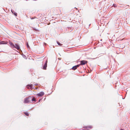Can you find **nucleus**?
I'll list each match as a JSON object with an SVG mask.
<instances>
[{"label":"nucleus","instance_id":"nucleus-1","mask_svg":"<svg viewBox=\"0 0 130 130\" xmlns=\"http://www.w3.org/2000/svg\"><path fill=\"white\" fill-rule=\"evenodd\" d=\"M11 46L13 48H15L19 50L20 49V47L17 44H15L14 45L12 43H10V44Z\"/></svg>","mask_w":130,"mask_h":130},{"label":"nucleus","instance_id":"nucleus-2","mask_svg":"<svg viewBox=\"0 0 130 130\" xmlns=\"http://www.w3.org/2000/svg\"><path fill=\"white\" fill-rule=\"evenodd\" d=\"M80 64L81 65H83L86 64L87 61L86 60H82L80 61Z\"/></svg>","mask_w":130,"mask_h":130},{"label":"nucleus","instance_id":"nucleus-3","mask_svg":"<svg viewBox=\"0 0 130 130\" xmlns=\"http://www.w3.org/2000/svg\"><path fill=\"white\" fill-rule=\"evenodd\" d=\"M30 102L31 100H30L28 99L27 98H26L24 99V103H29Z\"/></svg>","mask_w":130,"mask_h":130},{"label":"nucleus","instance_id":"nucleus-4","mask_svg":"<svg viewBox=\"0 0 130 130\" xmlns=\"http://www.w3.org/2000/svg\"><path fill=\"white\" fill-rule=\"evenodd\" d=\"M47 60H46L45 63L44 64L43 66L42 69L44 70H46V68L47 67Z\"/></svg>","mask_w":130,"mask_h":130},{"label":"nucleus","instance_id":"nucleus-5","mask_svg":"<svg viewBox=\"0 0 130 130\" xmlns=\"http://www.w3.org/2000/svg\"><path fill=\"white\" fill-rule=\"evenodd\" d=\"M44 94V93L43 92H41L37 94V95L38 96H41L43 95Z\"/></svg>","mask_w":130,"mask_h":130},{"label":"nucleus","instance_id":"nucleus-6","mask_svg":"<svg viewBox=\"0 0 130 130\" xmlns=\"http://www.w3.org/2000/svg\"><path fill=\"white\" fill-rule=\"evenodd\" d=\"M27 88L29 89H33L32 88V84L31 85H27Z\"/></svg>","mask_w":130,"mask_h":130},{"label":"nucleus","instance_id":"nucleus-7","mask_svg":"<svg viewBox=\"0 0 130 130\" xmlns=\"http://www.w3.org/2000/svg\"><path fill=\"white\" fill-rule=\"evenodd\" d=\"M85 128L88 129L89 128L91 129L92 128V126H89L85 127Z\"/></svg>","mask_w":130,"mask_h":130},{"label":"nucleus","instance_id":"nucleus-8","mask_svg":"<svg viewBox=\"0 0 130 130\" xmlns=\"http://www.w3.org/2000/svg\"><path fill=\"white\" fill-rule=\"evenodd\" d=\"M11 11L13 14H14L15 16H17V13L16 12H15L14 11L12 10H11Z\"/></svg>","mask_w":130,"mask_h":130},{"label":"nucleus","instance_id":"nucleus-9","mask_svg":"<svg viewBox=\"0 0 130 130\" xmlns=\"http://www.w3.org/2000/svg\"><path fill=\"white\" fill-rule=\"evenodd\" d=\"M77 69L76 67L75 66L73 67L72 68V69L73 70H75Z\"/></svg>","mask_w":130,"mask_h":130},{"label":"nucleus","instance_id":"nucleus-10","mask_svg":"<svg viewBox=\"0 0 130 130\" xmlns=\"http://www.w3.org/2000/svg\"><path fill=\"white\" fill-rule=\"evenodd\" d=\"M32 101H36V99L35 98L33 97L31 99Z\"/></svg>","mask_w":130,"mask_h":130},{"label":"nucleus","instance_id":"nucleus-11","mask_svg":"<svg viewBox=\"0 0 130 130\" xmlns=\"http://www.w3.org/2000/svg\"><path fill=\"white\" fill-rule=\"evenodd\" d=\"M33 29L34 30H35V31H39L37 29H36L35 28V27H33Z\"/></svg>","mask_w":130,"mask_h":130},{"label":"nucleus","instance_id":"nucleus-12","mask_svg":"<svg viewBox=\"0 0 130 130\" xmlns=\"http://www.w3.org/2000/svg\"><path fill=\"white\" fill-rule=\"evenodd\" d=\"M4 41H2L0 42V44H4L5 43H4Z\"/></svg>","mask_w":130,"mask_h":130},{"label":"nucleus","instance_id":"nucleus-13","mask_svg":"<svg viewBox=\"0 0 130 130\" xmlns=\"http://www.w3.org/2000/svg\"><path fill=\"white\" fill-rule=\"evenodd\" d=\"M57 43L59 45L61 46L62 45V44H61L58 41H57Z\"/></svg>","mask_w":130,"mask_h":130},{"label":"nucleus","instance_id":"nucleus-14","mask_svg":"<svg viewBox=\"0 0 130 130\" xmlns=\"http://www.w3.org/2000/svg\"><path fill=\"white\" fill-rule=\"evenodd\" d=\"M26 45H27V48H28V49H29V48H30V47H29V46L28 45V43H27Z\"/></svg>","mask_w":130,"mask_h":130},{"label":"nucleus","instance_id":"nucleus-15","mask_svg":"<svg viewBox=\"0 0 130 130\" xmlns=\"http://www.w3.org/2000/svg\"><path fill=\"white\" fill-rule=\"evenodd\" d=\"M24 114H25L27 116H29V114L28 113H27V112H24Z\"/></svg>","mask_w":130,"mask_h":130},{"label":"nucleus","instance_id":"nucleus-16","mask_svg":"<svg viewBox=\"0 0 130 130\" xmlns=\"http://www.w3.org/2000/svg\"><path fill=\"white\" fill-rule=\"evenodd\" d=\"M113 6L114 7H117V5L115 4H113Z\"/></svg>","mask_w":130,"mask_h":130},{"label":"nucleus","instance_id":"nucleus-17","mask_svg":"<svg viewBox=\"0 0 130 130\" xmlns=\"http://www.w3.org/2000/svg\"><path fill=\"white\" fill-rule=\"evenodd\" d=\"M31 96H28L27 97V98L29 100V99H30L31 98Z\"/></svg>","mask_w":130,"mask_h":130},{"label":"nucleus","instance_id":"nucleus-18","mask_svg":"<svg viewBox=\"0 0 130 130\" xmlns=\"http://www.w3.org/2000/svg\"><path fill=\"white\" fill-rule=\"evenodd\" d=\"M80 65H80V64H78V65H76V66H75L76 67V68H77L78 67H79V66Z\"/></svg>","mask_w":130,"mask_h":130},{"label":"nucleus","instance_id":"nucleus-19","mask_svg":"<svg viewBox=\"0 0 130 130\" xmlns=\"http://www.w3.org/2000/svg\"><path fill=\"white\" fill-rule=\"evenodd\" d=\"M38 85V84H35V85L36 86H37V85Z\"/></svg>","mask_w":130,"mask_h":130},{"label":"nucleus","instance_id":"nucleus-20","mask_svg":"<svg viewBox=\"0 0 130 130\" xmlns=\"http://www.w3.org/2000/svg\"><path fill=\"white\" fill-rule=\"evenodd\" d=\"M61 58H58V59L59 60H61Z\"/></svg>","mask_w":130,"mask_h":130},{"label":"nucleus","instance_id":"nucleus-21","mask_svg":"<svg viewBox=\"0 0 130 130\" xmlns=\"http://www.w3.org/2000/svg\"><path fill=\"white\" fill-rule=\"evenodd\" d=\"M23 57H26V56H25V55H23Z\"/></svg>","mask_w":130,"mask_h":130},{"label":"nucleus","instance_id":"nucleus-22","mask_svg":"<svg viewBox=\"0 0 130 130\" xmlns=\"http://www.w3.org/2000/svg\"><path fill=\"white\" fill-rule=\"evenodd\" d=\"M31 18V19H34V18Z\"/></svg>","mask_w":130,"mask_h":130},{"label":"nucleus","instance_id":"nucleus-23","mask_svg":"<svg viewBox=\"0 0 130 130\" xmlns=\"http://www.w3.org/2000/svg\"><path fill=\"white\" fill-rule=\"evenodd\" d=\"M40 99L39 100V102L40 101Z\"/></svg>","mask_w":130,"mask_h":130},{"label":"nucleus","instance_id":"nucleus-24","mask_svg":"<svg viewBox=\"0 0 130 130\" xmlns=\"http://www.w3.org/2000/svg\"><path fill=\"white\" fill-rule=\"evenodd\" d=\"M48 25H49V23H48Z\"/></svg>","mask_w":130,"mask_h":130},{"label":"nucleus","instance_id":"nucleus-25","mask_svg":"<svg viewBox=\"0 0 130 130\" xmlns=\"http://www.w3.org/2000/svg\"><path fill=\"white\" fill-rule=\"evenodd\" d=\"M45 43V44H46V43Z\"/></svg>","mask_w":130,"mask_h":130},{"label":"nucleus","instance_id":"nucleus-26","mask_svg":"<svg viewBox=\"0 0 130 130\" xmlns=\"http://www.w3.org/2000/svg\"><path fill=\"white\" fill-rule=\"evenodd\" d=\"M49 23V24H50V23Z\"/></svg>","mask_w":130,"mask_h":130}]
</instances>
